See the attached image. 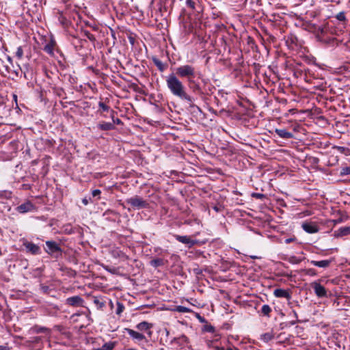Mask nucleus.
<instances>
[{
	"instance_id": "nucleus-1",
	"label": "nucleus",
	"mask_w": 350,
	"mask_h": 350,
	"mask_svg": "<svg viewBox=\"0 0 350 350\" xmlns=\"http://www.w3.org/2000/svg\"><path fill=\"white\" fill-rule=\"evenodd\" d=\"M166 83L172 94L182 99L191 101L190 96L185 91L183 83L174 73H172L167 77Z\"/></svg>"
},
{
	"instance_id": "nucleus-28",
	"label": "nucleus",
	"mask_w": 350,
	"mask_h": 350,
	"mask_svg": "<svg viewBox=\"0 0 350 350\" xmlns=\"http://www.w3.org/2000/svg\"><path fill=\"white\" fill-rule=\"evenodd\" d=\"M151 265L153 267H159L163 265V260L161 258L153 259L150 262Z\"/></svg>"
},
{
	"instance_id": "nucleus-35",
	"label": "nucleus",
	"mask_w": 350,
	"mask_h": 350,
	"mask_svg": "<svg viewBox=\"0 0 350 350\" xmlns=\"http://www.w3.org/2000/svg\"><path fill=\"white\" fill-rule=\"evenodd\" d=\"M124 308V306L122 304L118 303V307H117V309H116V314H120L123 312Z\"/></svg>"
},
{
	"instance_id": "nucleus-17",
	"label": "nucleus",
	"mask_w": 350,
	"mask_h": 350,
	"mask_svg": "<svg viewBox=\"0 0 350 350\" xmlns=\"http://www.w3.org/2000/svg\"><path fill=\"white\" fill-rule=\"evenodd\" d=\"M188 18L189 19V21H185V27H189V31L191 32H194L196 33V18L195 16H193V18L191 16H189Z\"/></svg>"
},
{
	"instance_id": "nucleus-13",
	"label": "nucleus",
	"mask_w": 350,
	"mask_h": 350,
	"mask_svg": "<svg viewBox=\"0 0 350 350\" xmlns=\"http://www.w3.org/2000/svg\"><path fill=\"white\" fill-rule=\"evenodd\" d=\"M350 234V226H344L334 232V236L336 238Z\"/></svg>"
},
{
	"instance_id": "nucleus-6",
	"label": "nucleus",
	"mask_w": 350,
	"mask_h": 350,
	"mask_svg": "<svg viewBox=\"0 0 350 350\" xmlns=\"http://www.w3.org/2000/svg\"><path fill=\"white\" fill-rule=\"evenodd\" d=\"M312 287L314 289V293L319 297H324L327 296V291L323 286L320 283L313 282Z\"/></svg>"
},
{
	"instance_id": "nucleus-26",
	"label": "nucleus",
	"mask_w": 350,
	"mask_h": 350,
	"mask_svg": "<svg viewBox=\"0 0 350 350\" xmlns=\"http://www.w3.org/2000/svg\"><path fill=\"white\" fill-rule=\"evenodd\" d=\"M177 240L183 243H191L193 245L195 243L191 241L190 237L187 236H178Z\"/></svg>"
},
{
	"instance_id": "nucleus-12",
	"label": "nucleus",
	"mask_w": 350,
	"mask_h": 350,
	"mask_svg": "<svg viewBox=\"0 0 350 350\" xmlns=\"http://www.w3.org/2000/svg\"><path fill=\"white\" fill-rule=\"evenodd\" d=\"M273 295L276 297L286 298L289 300L291 299V295L288 291L282 288H276L273 291Z\"/></svg>"
},
{
	"instance_id": "nucleus-38",
	"label": "nucleus",
	"mask_w": 350,
	"mask_h": 350,
	"mask_svg": "<svg viewBox=\"0 0 350 350\" xmlns=\"http://www.w3.org/2000/svg\"><path fill=\"white\" fill-rule=\"evenodd\" d=\"M45 330H46V328L44 327H40L38 330H37V332L38 333H42V332H44Z\"/></svg>"
},
{
	"instance_id": "nucleus-32",
	"label": "nucleus",
	"mask_w": 350,
	"mask_h": 350,
	"mask_svg": "<svg viewBox=\"0 0 350 350\" xmlns=\"http://www.w3.org/2000/svg\"><path fill=\"white\" fill-rule=\"evenodd\" d=\"M98 106L103 111H108L109 109V107L103 102H99Z\"/></svg>"
},
{
	"instance_id": "nucleus-14",
	"label": "nucleus",
	"mask_w": 350,
	"mask_h": 350,
	"mask_svg": "<svg viewBox=\"0 0 350 350\" xmlns=\"http://www.w3.org/2000/svg\"><path fill=\"white\" fill-rule=\"evenodd\" d=\"M24 245L27 251L31 252L32 254H38L40 253V247L33 243L27 242L24 243Z\"/></svg>"
},
{
	"instance_id": "nucleus-2",
	"label": "nucleus",
	"mask_w": 350,
	"mask_h": 350,
	"mask_svg": "<svg viewBox=\"0 0 350 350\" xmlns=\"http://www.w3.org/2000/svg\"><path fill=\"white\" fill-rule=\"evenodd\" d=\"M175 75L177 77L187 79V81L191 84L193 83L196 77V68L189 64L183 65L175 68Z\"/></svg>"
},
{
	"instance_id": "nucleus-42",
	"label": "nucleus",
	"mask_w": 350,
	"mask_h": 350,
	"mask_svg": "<svg viewBox=\"0 0 350 350\" xmlns=\"http://www.w3.org/2000/svg\"><path fill=\"white\" fill-rule=\"evenodd\" d=\"M82 202H83V204L84 205H87V204H88L89 201H88V199H86V198H83V199L82 200Z\"/></svg>"
},
{
	"instance_id": "nucleus-36",
	"label": "nucleus",
	"mask_w": 350,
	"mask_h": 350,
	"mask_svg": "<svg viewBox=\"0 0 350 350\" xmlns=\"http://www.w3.org/2000/svg\"><path fill=\"white\" fill-rule=\"evenodd\" d=\"M100 193H101V191L99 189H94L92 192V196L97 197L98 199L100 198Z\"/></svg>"
},
{
	"instance_id": "nucleus-22",
	"label": "nucleus",
	"mask_w": 350,
	"mask_h": 350,
	"mask_svg": "<svg viewBox=\"0 0 350 350\" xmlns=\"http://www.w3.org/2000/svg\"><path fill=\"white\" fill-rule=\"evenodd\" d=\"M274 337V335L272 332H267L260 336V339L265 342H268L271 340Z\"/></svg>"
},
{
	"instance_id": "nucleus-16",
	"label": "nucleus",
	"mask_w": 350,
	"mask_h": 350,
	"mask_svg": "<svg viewBox=\"0 0 350 350\" xmlns=\"http://www.w3.org/2000/svg\"><path fill=\"white\" fill-rule=\"evenodd\" d=\"M275 132L280 137L283 139H291L293 137V133L287 131L286 129H276Z\"/></svg>"
},
{
	"instance_id": "nucleus-4",
	"label": "nucleus",
	"mask_w": 350,
	"mask_h": 350,
	"mask_svg": "<svg viewBox=\"0 0 350 350\" xmlns=\"http://www.w3.org/2000/svg\"><path fill=\"white\" fill-rule=\"evenodd\" d=\"M45 252L49 255L58 258L62 256V250L58 243L53 241H46Z\"/></svg>"
},
{
	"instance_id": "nucleus-10",
	"label": "nucleus",
	"mask_w": 350,
	"mask_h": 350,
	"mask_svg": "<svg viewBox=\"0 0 350 350\" xmlns=\"http://www.w3.org/2000/svg\"><path fill=\"white\" fill-rule=\"evenodd\" d=\"M198 321L204 325L201 328L202 332L213 333L215 332V327L209 324L206 319L198 314Z\"/></svg>"
},
{
	"instance_id": "nucleus-24",
	"label": "nucleus",
	"mask_w": 350,
	"mask_h": 350,
	"mask_svg": "<svg viewBox=\"0 0 350 350\" xmlns=\"http://www.w3.org/2000/svg\"><path fill=\"white\" fill-rule=\"evenodd\" d=\"M152 61L154 65L158 68V69L160 71H163L165 69V66L160 59H157V57H153Z\"/></svg>"
},
{
	"instance_id": "nucleus-5",
	"label": "nucleus",
	"mask_w": 350,
	"mask_h": 350,
	"mask_svg": "<svg viewBox=\"0 0 350 350\" xmlns=\"http://www.w3.org/2000/svg\"><path fill=\"white\" fill-rule=\"evenodd\" d=\"M126 202L130 204L133 209L146 208L148 206L147 201L138 196L126 199Z\"/></svg>"
},
{
	"instance_id": "nucleus-33",
	"label": "nucleus",
	"mask_w": 350,
	"mask_h": 350,
	"mask_svg": "<svg viewBox=\"0 0 350 350\" xmlns=\"http://www.w3.org/2000/svg\"><path fill=\"white\" fill-rule=\"evenodd\" d=\"M84 34L87 37V38H88L90 41L95 40L94 36L93 34H92L90 32H89L88 31H84Z\"/></svg>"
},
{
	"instance_id": "nucleus-37",
	"label": "nucleus",
	"mask_w": 350,
	"mask_h": 350,
	"mask_svg": "<svg viewBox=\"0 0 350 350\" xmlns=\"http://www.w3.org/2000/svg\"><path fill=\"white\" fill-rule=\"evenodd\" d=\"M290 262H295V263H299L301 262V260H297L295 257H291Z\"/></svg>"
},
{
	"instance_id": "nucleus-27",
	"label": "nucleus",
	"mask_w": 350,
	"mask_h": 350,
	"mask_svg": "<svg viewBox=\"0 0 350 350\" xmlns=\"http://www.w3.org/2000/svg\"><path fill=\"white\" fill-rule=\"evenodd\" d=\"M271 312V308L269 305L265 304L262 306L261 312L264 315L269 317Z\"/></svg>"
},
{
	"instance_id": "nucleus-44",
	"label": "nucleus",
	"mask_w": 350,
	"mask_h": 350,
	"mask_svg": "<svg viewBox=\"0 0 350 350\" xmlns=\"http://www.w3.org/2000/svg\"><path fill=\"white\" fill-rule=\"evenodd\" d=\"M215 349L216 350H225V349L224 347H216Z\"/></svg>"
},
{
	"instance_id": "nucleus-46",
	"label": "nucleus",
	"mask_w": 350,
	"mask_h": 350,
	"mask_svg": "<svg viewBox=\"0 0 350 350\" xmlns=\"http://www.w3.org/2000/svg\"><path fill=\"white\" fill-rule=\"evenodd\" d=\"M202 113V111L198 108V113Z\"/></svg>"
},
{
	"instance_id": "nucleus-9",
	"label": "nucleus",
	"mask_w": 350,
	"mask_h": 350,
	"mask_svg": "<svg viewBox=\"0 0 350 350\" xmlns=\"http://www.w3.org/2000/svg\"><path fill=\"white\" fill-rule=\"evenodd\" d=\"M56 47V42L53 38H51L49 42L44 46V51L49 55L53 56Z\"/></svg>"
},
{
	"instance_id": "nucleus-41",
	"label": "nucleus",
	"mask_w": 350,
	"mask_h": 350,
	"mask_svg": "<svg viewBox=\"0 0 350 350\" xmlns=\"http://www.w3.org/2000/svg\"><path fill=\"white\" fill-rule=\"evenodd\" d=\"M41 288L44 292H46L49 289V287L47 286H42Z\"/></svg>"
},
{
	"instance_id": "nucleus-3",
	"label": "nucleus",
	"mask_w": 350,
	"mask_h": 350,
	"mask_svg": "<svg viewBox=\"0 0 350 350\" xmlns=\"http://www.w3.org/2000/svg\"><path fill=\"white\" fill-rule=\"evenodd\" d=\"M198 194L202 198V204H204L207 208L209 209L212 207L216 212L221 211V207L215 204L216 194L214 192L206 191L204 189L198 190Z\"/></svg>"
},
{
	"instance_id": "nucleus-19",
	"label": "nucleus",
	"mask_w": 350,
	"mask_h": 350,
	"mask_svg": "<svg viewBox=\"0 0 350 350\" xmlns=\"http://www.w3.org/2000/svg\"><path fill=\"white\" fill-rule=\"evenodd\" d=\"M97 127L101 131H111L115 129L113 123L106 122L98 124Z\"/></svg>"
},
{
	"instance_id": "nucleus-7",
	"label": "nucleus",
	"mask_w": 350,
	"mask_h": 350,
	"mask_svg": "<svg viewBox=\"0 0 350 350\" xmlns=\"http://www.w3.org/2000/svg\"><path fill=\"white\" fill-rule=\"evenodd\" d=\"M16 209L21 213H25L33 211L35 209V206L31 202L27 201L17 206Z\"/></svg>"
},
{
	"instance_id": "nucleus-31",
	"label": "nucleus",
	"mask_w": 350,
	"mask_h": 350,
	"mask_svg": "<svg viewBox=\"0 0 350 350\" xmlns=\"http://www.w3.org/2000/svg\"><path fill=\"white\" fill-rule=\"evenodd\" d=\"M340 174L342 176L350 174V167H345L341 168Z\"/></svg>"
},
{
	"instance_id": "nucleus-40",
	"label": "nucleus",
	"mask_w": 350,
	"mask_h": 350,
	"mask_svg": "<svg viewBox=\"0 0 350 350\" xmlns=\"http://www.w3.org/2000/svg\"><path fill=\"white\" fill-rule=\"evenodd\" d=\"M113 122L117 124H122V121L119 118H116V120H113Z\"/></svg>"
},
{
	"instance_id": "nucleus-30",
	"label": "nucleus",
	"mask_w": 350,
	"mask_h": 350,
	"mask_svg": "<svg viewBox=\"0 0 350 350\" xmlns=\"http://www.w3.org/2000/svg\"><path fill=\"white\" fill-rule=\"evenodd\" d=\"M16 56L18 59H22V57H23V48L21 46H18L17 48V50L16 51Z\"/></svg>"
},
{
	"instance_id": "nucleus-20",
	"label": "nucleus",
	"mask_w": 350,
	"mask_h": 350,
	"mask_svg": "<svg viewBox=\"0 0 350 350\" xmlns=\"http://www.w3.org/2000/svg\"><path fill=\"white\" fill-rule=\"evenodd\" d=\"M310 263L316 267L326 268L329 266V265L331 263V260H320V261L311 260Z\"/></svg>"
},
{
	"instance_id": "nucleus-29",
	"label": "nucleus",
	"mask_w": 350,
	"mask_h": 350,
	"mask_svg": "<svg viewBox=\"0 0 350 350\" xmlns=\"http://www.w3.org/2000/svg\"><path fill=\"white\" fill-rule=\"evenodd\" d=\"M175 311L183 313V312H190L191 310L189 308L183 306H178L176 307Z\"/></svg>"
},
{
	"instance_id": "nucleus-47",
	"label": "nucleus",
	"mask_w": 350,
	"mask_h": 350,
	"mask_svg": "<svg viewBox=\"0 0 350 350\" xmlns=\"http://www.w3.org/2000/svg\"><path fill=\"white\" fill-rule=\"evenodd\" d=\"M226 350H233V349H231V348H228V349H227Z\"/></svg>"
},
{
	"instance_id": "nucleus-45",
	"label": "nucleus",
	"mask_w": 350,
	"mask_h": 350,
	"mask_svg": "<svg viewBox=\"0 0 350 350\" xmlns=\"http://www.w3.org/2000/svg\"><path fill=\"white\" fill-rule=\"evenodd\" d=\"M7 59L10 63H11V64L12 63V59L10 56H8Z\"/></svg>"
},
{
	"instance_id": "nucleus-15",
	"label": "nucleus",
	"mask_w": 350,
	"mask_h": 350,
	"mask_svg": "<svg viewBox=\"0 0 350 350\" xmlns=\"http://www.w3.org/2000/svg\"><path fill=\"white\" fill-rule=\"evenodd\" d=\"M303 229L308 233H316L319 231V228L312 223H304L302 224Z\"/></svg>"
},
{
	"instance_id": "nucleus-39",
	"label": "nucleus",
	"mask_w": 350,
	"mask_h": 350,
	"mask_svg": "<svg viewBox=\"0 0 350 350\" xmlns=\"http://www.w3.org/2000/svg\"><path fill=\"white\" fill-rule=\"evenodd\" d=\"M0 350H10V347L8 346L1 345Z\"/></svg>"
},
{
	"instance_id": "nucleus-8",
	"label": "nucleus",
	"mask_w": 350,
	"mask_h": 350,
	"mask_svg": "<svg viewBox=\"0 0 350 350\" xmlns=\"http://www.w3.org/2000/svg\"><path fill=\"white\" fill-rule=\"evenodd\" d=\"M83 299L79 295L70 297L66 299V304L67 305L77 307L82 306Z\"/></svg>"
},
{
	"instance_id": "nucleus-23",
	"label": "nucleus",
	"mask_w": 350,
	"mask_h": 350,
	"mask_svg": "<svg viewBox=\"0 0 350 350\" xmlns=\"http://www.w3.org/2000/svg\"><path fill=\"white\" fill-rule=\"evenodd\" d=\"M335 17L338 21L342 22L344 23H346L347 22V19L346 18V13L344 11L338 13Z\"/></svg>"
},
{
	"instance_id": "nucleus-25",
	"label": "nucleus",
	"mask_w": 350,
	"mask_h": 350,
	"mask_svg": "<svg viewBox=\"0 0 350 350\" xmlns=\"http://www.w3.org/2000/svg\"><path fill=\"white\" fill-rule=\"evenodd\" d=\"M94 304L98 309H102L105 306V302L98 297H94Z\"/></svg>"
},
{
	"instance_id": "nucleus-43",
	"label": "nucleus",
	"mask_w": 350,
	"mask_h": 350,
	"mask_svg": "<svg viewBox=\"0 0 350 350\" xmlns=\"http://www.w3.org/2000/svg\"><path fill=\"white\" fill-rule=\"evenodd\" d=\"M293 240H294V239H292V238H288V239H286L285 240V243H289L292 242Z\"/></svg>"
},
{
	"instance_id": "nucleus-21",
	"label": "nucleus",
	"mask_w": 350,
	"mask_h": 350,
	"mask_svg": "<svg viewBox=\"0 0 350 350\" xmlns=\"http://www.w3.org/2000/svg\"><path fill=\"white\" fill-rule=\"evenodd\" d=\"M116 342L110 341L109 342L105 343L101 347L97 349L96 350H113L116 347Z\"/></svg>"
},
{
	"instance_id": "nucleus-11",
	"label": "nucleus",
	"mask_w": 350,
	"mask_h": 350,
	"mask_svg": "<svg viewBox=\"0 0 350 350\" xmlns=\"http://www.w3.org/2000/svg\"><path fill=\"white\" fill-rule=\"evenodd\" d=\"M126 332L134 340L140 342L146 340V337L144 334L136 332L133 329L127 328L126 329Z\"/></svg>"
},
{
	"instance_id": "nucleus-18",
	"label": "nucleus",
	"mask_w": 350,
	"mask_h": 350,
	"mask_svg": "<svg viewBox=\"0 0 350 350\" xmlns=\"http://www.w3.org/2000/svg\"><path fill=\"white\" fill-rule=\"evenodd\" d=\"M152 327V324L146 322V321H143V322H141L139 323H138L137 325H136V328L139 330V331H142V332H146V331H148V334L150 335L151 334V332L149 331V329Z\"/></svg>"
},
{
	"instance_id": "nucleus-34",
	"label": "nucleus",
	"mask_w": 350,
	"mask_h": 350,
	"mask_svg": "<svg viewBox=\"0 0 350 350\" xmlns=\"http://www.w3.org/2000/svg\"><path fill=\"white\" fill-rule=\"evenodd\" d=\"M187 7L193 10L195 9L196 3L192 0H187Z\"/></svg>"
}]
</instances>
